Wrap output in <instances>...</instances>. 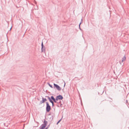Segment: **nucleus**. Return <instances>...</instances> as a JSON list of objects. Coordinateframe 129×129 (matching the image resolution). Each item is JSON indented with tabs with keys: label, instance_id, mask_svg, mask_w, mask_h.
Masks as SVG:
<instances>
[{
	"label": "nucleus",
	"instance_id": "nucleus-1",
	"mask_svg": "<svg viewBox=\"0 0 129 129\" xmlns=\"http://www.w3.org/2000/svg\"><path fill=\"white\" fill-rule=\"evenodd\" d=\"M46 111L47 112H48L51 110V107L48 102H46Z\"/></svg>",
	"mask_w": 129,
	"mask_h": 129
},
{
	"label": "nucleus",
	"instance_id": "nucleus-2",
	"mask_svg": "<svg viewBox=\"0 0 129 129\" xmlns=\"http://www.w3.org/2000/svg\"><path fill=\"white\" fill-rule=\"evenodd\" d=\"M54 87H56L58 91H59L61 90V87L57 85L55 83H54Z\"/></svg>",
	"mask_w": 129,
	"mask_h": 129
},
{
	"label": "nucleus",
	"instance_id": "nucleus-3",
	"mask_svg": "<svg viewBox=\"0 0 129 129\" xmlns=\"http://www.w3.org/2000/svg\"><path fill=\"white\" fill-rule=\"evenodd\" d=\"M63 99V97L61 95H60L57 96L56 97V100L58 101L59 100H61Z\"/></svg>",
	"mask_w": 129,
	"mask_h": 129
},
{
	"label": "nucleus",
	"instance_id": "nucleus-4",
	"mask_svg": "<svg viewBox=\"0 0 129 129\" xmlns=\"http://www.w3.org/2000/svg\"><path fill=\"white\" fill-rule=\"evenodd\" d=\"M41 51L42 52H44L45 51V47L44 46L43 42H42L41 44Z\"/></svg>",
	"mask_w": 129,
	"mask_h": 129
},
{
	"label": "nucleus",
	"instance_id": "nucleus-5",
	"mask_svg": "<svg viewBox=\"0 0 129 129\" xmlns=\"http://www.w3.org/2000/svg\"><path fill=\"white\" fill-rule=\"evenodd\" d=\"M57 105L59 107H62V104L61 103V101H60L58 103Z\"/></svg>",
	"mask_w": 129,
	"mask_h": 129
},
{
	"label": "nucleus",
	"instance_id": "nucleus-6",
	"mask_svg": "<svg viewBox=\"0 0 129 129\" xmlns=\"http://www.w3.org/2000/svg\"><path fill=\"white\" fill-rule=\"evenodd\" d=\"M48 99L49 100L50 102L51 103H52V106L53 107L54 106V103H53V101L52 100V99H51V97L50 98V97H48Z\"/></svg>",
	"mask_w": 129,
	"mask_h": 129
},
{
	"label": "nucleus",
	"instance_id": "nucleus-7",
	"mask_svg": "<svg viewBox=\"0 0 129 129\" xmlns=\"http://www.w3.org/2000/svg\"><path fill=\"white\" fill-rule=\"evenodd\" d=\"M45 125H42L40 127V129H44L46 127Z\"/></svg>",
	"mask_w": 129,
	"mask_h": 129
},
{
	"label": "nucleus",
	"instance_id": "nucleus-8",
	"mask_svg": "<svg viewBox=\"0 0 129 129\" xmlns=\"http://www.w3.org/2000/svg\"><path fill=\"white\" fill-rule=\"evenodd\" d=\"M47 122L46 120H44V124H43L44 125H45V126H46L47 124Z\"/></svg>",
	"mask_w": 129,
	"mask_h": 129
},
{
	"label": "nucleus",
	"instance_id": "nucleus-9",
	"mask_svg": "<svg viewBox=\"0 0 129 129\" xmlns=\"http://www.w3.org/2000/svg\"><path fill=\"white\" fill-rule=\"evenodd\" d=\"M51 99L53 101H55V100H56V99H55L54 98L53 96H51Z\"/></svg>",
	"mask_w": 129,
	"mask_h": 129
},
{
	"label": "nucleus",
	"instance_id": "nucleus-10",
	"mask_svg": "<svg viewBox=\"0 0 129 129\" xmlns=\"http://www.w3.org/2000/svg\"><path fill=\"white\" fill-rule=\"evenodd\" d=\"M125 59H126V57H125V56H124L122 58V62H123V61H125Z\"/></svg>",
	"mask_w": 129,
	"mask_h": 129
},
{
	"label": "nucleus",
	"instance_id": "nucleus-11",
	"mask_svg": "<svg viewBox=\"0 0 129 129\" xmlns=\"http://www.w3.org/2000/svg\"><path fill=\"white\" fill-rule=\"evenodd\" d=\"M82 22H83L82 19H81V22H80V24H79V29H80V30H81V28H80V24H81L82 23Z\"/></svg>",
	"mask_w": 129,
	"mask_h": 129
},
{
	"label": "nucleus",
	"instance_id": "nucleus-12",
	"mask_svg": "<svg viewBox=\"0 0 129 129\" xmlns=\"http://www.w3.org/2000/svg\"><path fill=\"white\" fill-rule=\"evenodd\" d=\"M42 100L44 102L47 101V100L46 99H44L43 98H42Z\"/></svg>",
	"mask_w": 129,
	"mask_h": 129
},
{
	"label": "nucleus",
	"instance_id": "nucleus-13",
	"mask_svg": "<svg viewBox=\"0 0 129 129\" xmlns=\"http://www.w3.org/2000/svg\"><path fill=\"white\" fill-rule=\"evenodd\" d=\"M44 103V102H43V100L41 101L40 102V104H41L42 103Z\"/></svg>",
	"mask_w": 129,
	"mask_h": 129
},
{
	"label": "nucleus",
	"instance_id": "nucleus-14",
	"mask_svg": "<svg viewBox=\"0 0 129 129\" xmlns=\"http://www.w3.org/2000/svg\"><path fill=\"white\" fill-rule=\"evenodd\" d=\"M61 119H60V120H59L58 121V122L57 123V124L59 123L61 121Z\"/></svg>",
	"mask_w": 129,
	"mask_h": 129
},
{
	"label": "nucleus",
	"instance_id": "nucleus-15",
	"mask_svg": "<svg viewBox=\"0 0 129 129\" xmlns=\"http://www.w3.org/2000/svg\"><path fill=\"white\" fill-rule=\"evenodd\" d=\"M49 86H50L51 87V88H53V87H52V86L51 85H50V84H49Z\"/></svg>",
	"mask_w": 129,
	"mask_h": 129
},
{
	"label": "nucleus",
	"instance_id": "nucleus-16",
	"mask_svg": "<svg viewBox=\"0 0 129 129\" xmlns=\"http://www.w3.org/2000/svg\"><path fill=\"white\" fill-rule=\"evenodd\" d=\"M57 100H55V101H54V102H55V103H57V102L56 101Z\"/></svg>",
	"mask_w": 129,
	"mask_h": 129
},
{
	"label": "nucleus",
	"instance_id": "nucleus-17",
	"mask_svg": "<svg viewBox=\"0 0 129 129\" xmlns=\"http://www.w3.org/2000/svg\"><path fill=\"white\" fill-rule=\"evenodd\" d=\"M30 15V17L31 18V14Z\"/></svg>",
	"mask_w": 129,
	"mask_h": 129
},
{
	"label": "nucleus",
	"instance_id": "nucleus-18",
	"mask_svg": "<svg viewBox=\"0 0 129 129\" xmlns=\"http://www.w3.org/2000/svg\"><path fill=\"white\" fill-rule=\"evenodd\" d=\"M48 127H46L45 129H47Z\"/></svg>",
	"mask_w": 129,
	"mask_h": 129
},
{
	"label": "nucleus",
	"instance_id": "nucleus-19",
	"mask_svg": "<svg viewBox=\"0 0 129 129\" xmlns=\"http://www.w3.org/2000/svg\"><path fill=\"white\" fill-rule=\"evenodd\" d=\"M31 12H32V9L31 10Z\"/></svg>",
	"mask_w": 129,
	"mask_h": 129
},
{
	"label": "nucleus",
	"instance_id": "nucleus-20",
	"mask_svg": "<svg viewBox=\"0 0 129 129\" xmlns=\"http://www.w3.org/2000/svg\"><path fill=\"white\" fill-rule=\"evenodd\" d=\"M31 113L32 114V113L31 112Z\"/></svg>",
	"mask_w": 129,
	"mask_h": 129
}]
</instances>
